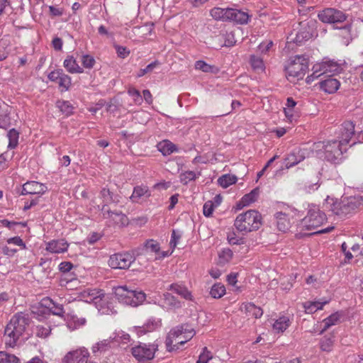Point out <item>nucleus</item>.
I'll return each mask as SVG.
<instances>
[{
	"label": "nucleus",
	"instance_id": "nucleus-1",
	"mask_svg": "<svg viewBox=\"0 0 363 363\" xmlns=\"http://www.w3.org/2000/svg\"><path fill=\"white\" fill-rule=\"evenodd\" d=\"M29 324V318L23 313L14 315L7 324L4 330L6 345L13 347L26 331Z\"/></svg>",
	"mask_w": 363,
	"mask_h": 363
},
{
	"label": "nucleus",
	"instance_id": "nucleus-2",
	"mask_svg": "<svg viewBox=\"0 0 363 363\" xmlns=\"http://www.w3.org/2000/svg\"><path fill=\"white\" fill-rule=\"evenodd\" d=\"M235 227L240 232H252L258 230L262 225L261 214L255 210H249L239 214L234 223Z\"/></svg>",
	"mask_w": 363,
	"mask_h": 363
},
{
	"label": "nucleus",
	"instance_id": "nucleus-3",
	"mask_svg": "<svg viewBox=\"0 0 363 363\" xmlns=\"http://www.w3.org/2000/svg\"><path fill=\"white\" fill-rule=\"evenodd\" d=\"M327 220L325 213L319 206L311 204L308 206L307 215L301 220L299 228L301 230H312L321 226Z\"/></svg>",
	"mask_w": 363,
	"mask_h": 363
},
{
	"label": "nucleus",
	"instance_id": "nucleus-4",
	"mask_svg": "<svg viewBox=\"0 0 363 363\" xmlns=\"http://www.w3.org/2000/svg\"><path fill=\"white\" fill-rule=\"evenodd\" d=\"M308 69V59L305 55H296L289 60L285 70L289 80L302 79Z\"/></svg>",
	"mask_w": 363,
	"mask_h": 363
},
{
	"label": "nucleus",
	"instance_id": "nucleus-5",
	"mask_svg": "<svg viewBox=\"0 0 363 363\" xmlns=\"http://www.w3.org/2000/svg\"><path fill=\"white\" fill-rule=\"evenodd\" d=\"M362 205L363 198L362 196L347 197L340 202L333 203L332 211L340 218H344L355 212Z\"/></svg>",
	"mask_w": 363,
	"mask_h": 363
},
{
	"label": "nucleus",
	"instance_id": "nucleus-6",
	"mask_svg": "<svg viewBox=\"0 0 363 363\" xmlns=\"http://www.w3.org/2000/svg\"><path fill=\"white\" fill-rule=\"evenodd\" d=\"M114 294L119 302L131 306L141 304L146 297L143 291L129 290L126 286L116 287Z\"/></svg>",
	"mask_w": 363,
	"mask_h": 363
},
{
	"label": "nucleus",
	"instance_id": "nucleus-7",
	"mask_svg": "<svg viewBox=\"0 0 363 363\" xmlns=\"http://www.w3.org/2000/svg\"><path fill=\"white\" fill-rule=\"evenodd\" d=\"M341 70V65L337 62L331 60H324L321 62L316 63L313 66V73L311 76H308V78L313 80L323 74L331 77L332 75L339 73Z\"/></svg>",
	"mask_w": 363,
	"mask_h": 363
},
{
	"label": "nucleus",
	"instance_id": "nucleus-8",
	"mask_svg": "<svg viewBox=\"0 0 363 363\" xmlns=\"http://www.w3.org/2000/svg\"><path fill=\"white\" fill-rule=\"evenodd\" d=\"M157 346L154 344L140 343L131 349L133 356L141 363H148L155 357Z\"/></svg>",
	"mask_w": 363,
	"mask_h": 363
},
{
	"label": "nucleus",
	"instance_id": "nucleus-9",
	"mask_svg": "<svg viewBox=\"0 0 363 363\" xmlns=\"http://www.w3.org/2000/svg\"><path fill=\"white\" fill-rule=\"evenodd\" d=\"M320 143L324 148L325 159L331 162H336L347 150V147L337 140L328 141L325 144L324 142Z\"/></svg>",
	"mask_w": 363,
	"mask_h": 363
},
{
	"label": "nucleus",
	"instance_id": "nucleus-10",
	"mask_svg": "<svg viewBox=\"0 0 363 363\" xmlns=\"http://www.w3.org/2000/svg\"><path fill=\"white\" fill-rule=\"evenodd\" d=\"M134 255L128 252L116 253L108 259V265L113 269H126L134 262Z\"/></svg>",
	"mask_w": 363,
	"mask_h": 363
},
{
	"label": "nucleus",
	"instance_id": "nucleus-11",
	"mask_svg": "<svg viewBox=\"0 0 363 363\" xmlns=\"http://www.w3.org/2000/svg\"><path fill=\"white\" fill-rule=\"evenodd\" d=\"M318 18L325 23H336L344 22L347 18V16L340 10L334 8H326L319 11Z\"/></svg>",
	"mask_w": 363,
	"mask_h": 363
},
{
	"label": "nucleus",
	"instance_id": "nucleus-12",
	"mask_svg": "<svg viewBox=\"0 0 363 363\" xmlns=\"http://www.w3.org/2000/svg\"><path fill=\"white\" fill-rule=\"evenodd\" d=\"M184 330H185L184 324L177 325L170 330L165 340V345L167 351L172 352L179 349V344H177V342L182 340Z\"/></svg>",
	"mask_w": 363,
	"mask_h": 363
},
{
	"label": "nucleus",
	"instance_id": "nucleus-13",
	"mask_svg": "<svg viewBox=\"0 0 363 363\" xmlns=\"http://www.w3.org/2000/svg\"><path fill=\"white\" fill-rule=\"evenodd\" d=\"M298 26H300L299 29L298 30H294L289 35L288 39L297 45H301L311 38L313 34L312 29L308 23H301Z\"/></svg>",
	"mask_w": 363,
	"mask_h": 363
},
{
	"label": "nucleus",
	"instance_id": "nucleus-14",
	"mask_svg": "<svg viewBox=\"0 0 363 363\" xmlns=\"http://www.w3.org/2000/svg\"><path fill=\"white\" fill-rule=\"evenodd\" d=\"M354 124L352 121H345L339 128L337 133V138L345 146L349 144L352 137L355 135Z\"/></svg>",
	"mask_w": 363,
	"mask_h": 363
},
{
	"label": "nucleus",
	"instance_id": "nucleus-15",
	"mask_svg": "<svg viewBox=\"0 0 363 363\" xmlns=\"http://www.w3.org/2000/svg\"><path fill=\"white\" fill-rule=\"evenodd\" d=\"M86 357H89V352L87 349L82 347L67 353L62 363H84Z\"/></svg>",
	"mask_w": 363,
	"mask_h": 363
},
{
	"label": "nucleus",
	"instance_id": "nucleus-16",
	"mask_svg": "<svg viewBox=\"0 0 363 363\" xmlns=\"http://www.w3.org/2000/svg\"><path fill=\"white\" fill-rule=\"evenodd\" d=\"M47 191V186L35 181H30L23 185L21 194H43Z\"/></svg>",
	"mask_w": 363,
	"mask_h": 363
},
{
	"label": "nucleus",
	"instance_id": "nucleus-17",
	"mask_svg": "<svg viewBox=\"0 0 363 363\" xmlns=\"http://www.w3.org/2000/svg\"><path fill=\"white\" fill-rule=\"evenodd\" d=\"M101 211L105 218H111L118 225L123 226L128 223L127 216L121 211H111L104 206H102Z\"/></svg>",
	"mask_w": 363,
	"mask_h": 363
},
{
	"label": "nucleus",
	"instance_id": "nucleus-18",
	"mask_svg": "<svg viewBox=\"0 0 363 363\" xmlns=\"http://www.w3.org/2000/svg\"><path fill=\"white\" fill-rule=\"evenodd\" d=\"M69 244L65 239L52 240L46 243L45 250L50 253L60 254L66 252Z\"/></svg>",
	"mask_w": 363,
	"mask_h": 363
},
{
	"label": "nucleus",
	"instance_id": "nucleus-19",
	"mask_svg": "<svg viewBox=\"0 0 363 363\" xmlns=\"http://www.w3.org/2000/svg\"><path fill=\"white\" fill-rule=\"evenodd\" d=\"M151 196V192L147 186H136L133 189L130 199L133 203H139L142 199H147Z\"/></svg>",
	"mask_w": 363,
	"mask_h": 363
},
{
	"label": "nucleus",
	"instance_id": "nucleus-20",
	"mask_svg": "<svg viewBox=\"0 0 363 363\" xmlns=\"http://www.w3.org/2000/svg\"><path fill=\"white\" fill-rule=\"evenodd\" d=\"M161 320L155 318H150L147 320L143 327L136 328L137 333L139 335H142L148 332H152L161 326Z\"/></svg>",
	"mask_w": 363,
	"mask_h": 363
},
{
	"label": "nucleus",
	"instance_id": "nucleus-21",
	"mask_svg": "<svg viewBox=\"0 0 363 363\" xmlns=\"http://www.w3.org/2000/svg\"><path fill=\"white\" fill-rule=\"evenodd\" d=\"M249 17V15L246 12L230 8L228 21H233L238 24H245L248 22Z\"/></svg>",
	"mask_w": 363,
	"mask_h": 363
},
{
	"label": "nucleus",
	"instance_id": "nucleus-22",
	"mask_svg": "<svg viewBox=\"0 0 363 363\" xmlns=\"http://www.w3.org/2000/svg\"><path fill=\"white\" fill-rule=\"evenodd\" d=\"M340 85V82L337 79L331 77L320 82V89L328 94L335 93L339 89Z\"/></svg>",
	"mask_w": 363,
	"mask_h": 363
},
{
	"label": "nucleus",
	"instance_id": "nucleus-23",
	"mask_svg": "<svg viewBox=\"0 0 363 363\" xmlns=\"http://www.w3.org/2000/svg\"><path fill=\"white\" fill-rule=\"evenodd\" d=\"M118 336H114L113 337H110L106 340H101L97 343H96L91 347L92 352L94 354H96L97 352H104L109 350L111 347V344L113 342H118Z\"/></svg>",
	"mask_w": 363,
	"mask_h": 363
},
{
	"label": "nucleus",
	"instance_id": "nucleus-24",
	"mask_svg": "<svg viewBox=\"0 0 363 363\" xmlns=\"http://www.w3.org/2000/svg\"><path fill=\"white\" fill-rule=\"evenodd\" d=\"M240 311L244 312L247 315L255 318H260L263 314L262 309L252 303H242L240 306Z\"/></svg>",
	"mask_w": 363,
	"mask_h": 363
},
{
	"label": "nucleus",
	"instance_id": "nucleus-25",
	"mask_svg": "<svg viewBox=\"0 0 363 363\" xmlns=\"http://www.w3.org/2000/svg\"><path fill=\"white\" fill-rule=\"evenodd\" d=\"M63 65L69 73H83L84 69L81 67L73 56H67L63 62Z\"/></svg>",
	"mask_w": 363,
	"mask_h": 363
},
{
	"label": "nucleus",
	"instance_id": "nucleus-26",
	"mask_svg": "<svg viewBox=\"0 0 363 363\" xmlns=\"http://www.w3.org/2000/svg\"><path fill=\"white\" fill-rule=\"evenodd\" d=\"M279 230L286 232L290 227V221L286 213L277 212L274 215Z\"/></svg>",
	"mask_w": 363,
	"mask_h": 363
},
{
	"label": "nucleus",
	"instance_id": "nucleus-27",
	"mask_svg": "<svg viewBox=\"0 0 363 363\" xmlns=\"http://www.w3.org/2000/svg\"><path fill=\"white\" fill-rule=\"evenodd\" d=\"M259 189L255 188L252 189L249 194L244 195L238 204V208L249 206L252 203L255 202L259 196Z\"/></svg>",
	"mask_w": 363,
	"mask_h": 363
},
{
	"label": "nucleus",
	"instance_id": "nucleus-28",
	"mask_svg": "<svg viewBox=\"0 0 363 363\" xmlns=\"http://www.w3.org/2000/svg\"><path fill=\"white\" fill-rule=\"evenodd\" d=\"M230 8L214 7L210 11L211 16L216 21H228Z\"/></svg>",
	"mask_w": 363,
	"mask_h": 363
},
{
	"label": "nucleus",
	"instance_id": "nucleus-29",
	"mask_svg": "<svg viewBox=\"0 0 363 363\" xmlns=\"http://www.w3.org/2000/svg\"><path fill=\"white\" fill-rule=\"evenodd\" d=\"M291 324V320L288 316H281L273 323L272 328L277 333H283Z\"/></svg>",
	"mask_w": 363,
	"mask_h": 363
},
{
	"label": "nucleus",
	"instance_id": "nucleus-30",
	"mask_svg": "<svg viewBox=\"0 0 363 363\" xmlns=\"http://www.w3.org/2000/svg\"><path fill=\"white\" fill-rule=\"evenodd\" d=\"M304 157L296 153L295 152H292L289 154L284 160V164L286 169H289L298 163L303 161Z\"/></svg>",
	"mask_w": 363,
	"mask_h": 363
},
{
	"label": "nucleus",
	"instance_id": "nucleus-31",
	"mask_svg": "<svg viewBox=\"0 0 363 363\" xmlns=\"http://www.w3.org/2000/svg\"><path fill=\"white\" fill-rule=\"evenodd\" d=\"M167 289L174 291L176 294H177L178 295L181 296L182 298L186 300L192 299L191 294L184 286L178 284H172L169 285Z\"/></svg>",
	"mask_w": 363,
	"mask_h": 363
},
{
	"label": "nucleus",
	"instance_id": "nucleus-32",
	"mask_svg": "<svg viewBox=\"0 0 363 363\" xmlns=\"http://www.w3.org/2000/svg\"><path fill=\"white\" fill-rule=\"evenodd\" d=\"M100 197L102 199L103 203H104L103 206H104L105 208L108 204L118 202L117 196H114L113 193L111 192L109 189L106 188H104L101 189L100 192Z\"/></svg>",
	"mask_w": 363,
	"mask_h": 363
},
{
	"label": "nucleus",
	"instance_id": "nucleus-33",
	"mask_svg": "<svg viewBox=\"0 0 363 363\" xmlns=\"http://www.w3.org/2000/svg\"><path fill=\"white\" fill-rule=\"evenodd\" d=\"M164 306L169 309L179 308L181 307V303L169 293H165L163 295Z\"/></svg>",
	"mask_w": 363,
	"mask_h": 363
},
{
	"label": "nucleus",
	"instance_id": "nucleus-34",
	"mask_svg": "<svg viewBox=\"0 0 363 363\" xmlns=\"http://www.w3.org/2000/svg\"><path fill=\"white\" fill-rule=\"evenodd\" d=\"M335 342V336L332 334L324 336L320 340V345L321 350L324 352H330L333 350Z\"/></svg>",
	"mask_w": 363,
	"mask_h": 363
},
{
	"label": "nucleus",
	"instance_id": "nucleus-35",
	"mask_svg": "<svg viewBox=\"0 0 363 363\" xmlns=\"http://www.w3.org/2000/svg\"><path fill=\"white\" fill-rule=\"evenodd\" d=\"M194 67L196 69L201 70L206 73H217L218 72V69L216 67L208 65L203 60L196 61Z\"/></svg>",
	"mask_w": 363,
	"mask_h": 363
},
{
	"label": "nucleus",
	"instance_id": "nucleus-36",
	"mask_svg": "<svg viewBox=\"0 0 363 363\" xmlns=\"http://www.w3.org/2000/svg\"><path fill=\"white\" fill-rule=\"evenodd\" d=\"M340 320V315L337 313H335L328 318H325L323 320V323L324 324V327L320 331V334L323 333L325 330H327L329 328L333 325H335Z\"/></svg>",
	"mask_w": 363,
	"mask_h": 363
},
{
	"label": "nucleus",
	"instance_id": "nucleus-37",
	"mask_svg": "<svg viewBox=\"0 0 363 363\" xmlns=\"http://www.w3.org/2000/svg\"><path fill=\"white\" fill-rule=\"evenodd\" d=\"M237 182V177L231 174H224L218 179V184L223 188H227Z\"/></svg>",
	"mask_w": 363,
	"mask_h": 363
},
{
	"label": "nucleus",
	"instance_id": "nucleus-38",
	"mask_svg": "<svg viewBox=\"0 0 363 363\" xmlns=\"http://www.w3.org/2000/svg\"><path fill=\"white\" fill-rule=\"evenodd\" d=\"M9 45L10 40L9 38H3L0 40V61L5 60L8 57L10 52Z\"/></svg>",
	"mask_w": 363,
	"mask_h": 363
},
{
	"label": "nucleus",
	"instance_id": "nucleus-39",
	"mask_svg": "<svg viewBox=\"0 0 363 363\" xmlns=\"http://www.w3.org/2000/svg\"><path fill=\"white\" fill-rule=\"evenodd\" d=\"M9 138L8 147L9 149H14L18 144L19 133L14 128L11 129L7 134Z\"/></svg>",
	"mask_w": 363,
	"mask_h": 363
},
{
	"label": "nucleus",
	"instance_id": "nucleus-40",
	"mask_svg": "<svg viewBox=\"0 0 363 363\" xmlns=\"http://www.w3.org/2000/svg\"><path fill=\"white\" fill-rule=\"evenodd\" d=\"M185 325V330L182 332V338L177 342V344L179 345H183L186 342L190 340L196 334L195 330L193 328H191L188 324Z\"/></svg>",
	"mask_w": 363,
	"mask_h": 363
},
{
	"label": "nucleus",
	"instance_id": "nucleus-41",
	"mask_svg": "<svg viewBox=\"0 0 363 363\" xmlns=\"http://www.w3.org/2000/svg\"><path fill=\"white\" fill-rule=\"evenodd\" d=\"M159 150L164 155H168L176 151V146L169 141L164 140L159 144Z\"/></svg>",
	"mask_w": 363,
	"mask_h": 363
},
{
	"label": "nucleus",
	"instance_id": "nucleus-42",
	"mask_svg": "<svg viewBox=\"0 0 363 363\" xmlns=\"http://www.w3.org/2000/svg\"><path fill=\"white\" fill-rule=\"evenodd\" d=\"M57 106L60 108L61 112L67 116L72 114L74 111V106L67 101H58L57 102Z\"/></svg>",
	"mask_w": 363,
	"mask_h": 363
},
{
	"label": "nucleus",
	"instance_id": "nucleus-43",
	"mask_svg": "<svg viewBox=\"0 0 363 363\" xmlns=\"http://www.w3.org/2000/svg\"><path fill=\"white\" fill-rule=\"evenodd\" d=\"M250 64L252 69L257 72H262L264 71V65L262 58L255 55L250 57Z\"/></svg>",
	"mask_w": 363,
	"mask_h": 363
},
{
	"label": "nucleus",
	"instance_id": "nucleus-44",
	"mask_svg": "<svg viewBox=\"0 0 363 363\" xmlns=\"http://www.w3.org/2000/svg\"><path fill=\"white\" fill-rule=\"evenodd\" d=\"M225 294V288L221 284H214L210 291L211 296L214 298H220Z\"/></svg>",
	"mask_w": 363,
	"mask_h": 363
},
{
	"label": "nucleus",
	"instance_id": "nucleus-45",
	"mask_svg": "<svg viewBox=\"0 0 363 363\" xmlns=\"http://www.w3.org/2000/svg\"><path fill=\"white\" fill-rule=\"evenodd\" d=\"M57 83L59 86L62 89V91H65L69 89L72 84V79L69 75L65 74L63 72Z\"/></svg>",
	"mask_w": 363,
	"mask_h": 363
},
{
	"label": "nucleus",
	"instance_id": "nucleus-46",
	"mask_svg": "<svg viewBox=\"0 0 363 363\" xmlns=\"http://www.w3.org/2000/svg\"><path fill=\"white\" fill-rule=\"evenodd\" d=\"M160 249L159 243L154 240H149L144 244V250L147 253L154 252L157 254L159 252Z\"/></svg>",
	"mask_w": 363,
	"mask_h": 363
},
{
	"label": "nucleus",
	"instance_id": "nucleus-47",
	"mask_svg": "<svg viewBox=\"0 0 363 363\" xmlns=\"http://www.w3.org/2000/svg\"><path fill=\"white\" fill-rule=\"evenodd\" d=\"M328 303V301H323V302H320V301L310 302V303H306L305 304L304 307L308 313H313L318 310L322 309L323 306Z\"/></svg>",
	"mask_w": 363,
	"mask_h": 363
},
{
	"label": "nucleus",
	"instance_id": "nucleus-48",
	"mask_svg": "<svg viewBox=\"0 0 363 363\" xmlns=\"http://www.w3.org/2000/svg\"><path fill=\"white\" fill-rule=\"evenodd\" d=\"M10 125V117L8 108H0V128H6Z\"/></svg>",
	"mask_w": 363,
	"mask_h": 363
},
{
	"label": "nucleus",
	"instance_id": "nucleus-49",
	"mask_svg": "<svg viewBox=\"0 0 363 363\" xmlns=\"http://www.w3.org/2000/svg\"><path fill=\"white\" fill-rule=\"evenodd\" d=\"M233 251L229 248H225L219 252V262L220 263L225 264V263L230 262L233 258Z\"/></svg>",
	"mask_w": 363,
	"mask_h": 363
},
{
	"label": "nucleus",
	"instance_id": "nucleus-50",
	"mask_svg": "<svg viewBox=\"0 0 363 363\" xmlns=\"http://www.w3.org/2000/svg\"><path fill=\"white\" fill-rule=\"evenodd\" d=\"M0 363H20L19 359L13 354L0 352Z\"/></svg>",
	"mask_w": 363,
	"mask_h": 363
},
{
	"label": "nucleus",
	"instance_id": "nucleus-51",
	"mask_svg": "<svg viewBox=\"0 0 363 363\" xmlns=\"http://www.w3.org/2000/svg\"><path fill=\"white\" fill-rule=\"evenodd\" d=\"M196 178V174L194 171H186L180 174V182L184 184H187Z\"/></svg>",
	"mask_w": 363,
	"mask_h": 363
},
{
	"label": "nucleus",
	"instance_id": "nucleus-52",
	"mask_svg": "<svg viewBox=\"0 0 363 363\" xmlns=\"http://www.w3.org/2000/svg\"><path fill=\"white\" fill-rule=\"evenodd\" d=\"M81 62L84 67L91 69L95 65V59L89 55H83L81 57Z\"/></svg>",
	"mask_w": 363,
	"mask_h": 363
},
{
	"label": "nucleus",
	"instance_id": "nucleus-53",
	"mask_svg": "<svg viewBox=\"0 0 363 363\" xmlns=\"http://www.w3.org/2000/svg\"><path fill=\"white\" fill-rule=\"evenodd\" d=\"M160 62L158 61H154L153 62L149 64L145 68L140 69L137 74L138 77H141L147 73H150L152 70L158 65Z\"/></svg>",
	"mask_w": 363,
	"mask_h": 363
},
{
	"label": "nucleus",
	"instance_id": "nucleus-54",
	"mask_svg": "<svg viewBox=\"0 0 363 363\" xmlns=\"http://www.w3.org/2000/svg\"><path fill=\"white\" fill-rule=\"evenodd\" d=\"M128 94L133 98L135 104H140L143 101V98L138 90L135 88H130L128 90Z\"/></svg>",
	"mask_w": 363,
	"mask_h": 363
},
{
	"label": "nucleus",
	"instance_id": "nucleus-55",
	"mask_svg": "<svg viewBox=\"0 0 363 363\" xmlns=\"http://www.w3.org/2000/svg\"><path fill=\"white\" fill-rule=\"evenodd\" d=\"M49 311L55 315L63 317L65 311L62 304L55 303L52 306V307L49 309Z\"/></svg>",
	"mask_w": 363,
	"mask_h": 363
},
{
	"label": "nucleus",
	"instance_id": "nucleus-56",
	"mask_svg": "<svg viewBox=\"0 0 363 363\" xmlns=\"http://www.w3.org/2000/svg\"><path fill=\"white\" fill-rule=\"evenodd\" d=\"M181 238L182 233L178 230H173L169 242L170 247L174 249L179 244V240Z\"/></svg>",
	"mask_w": 363,
	"mask_h": 363
},
{
	"label": "nucleus",
	"instance_id": "nucleus-57",
	"mask_svg": "<svg viewBox=\"0 0 363 363\" xmlns=\"http://www.w3.org/2000/svg\"><path fill=\"white\" fill-rule=\"evenodd\" d=\"M227 239L230 245H240L242 243V238H238L234 231L228 233Z\"/></svg>",
	"mask_w": 363,
	"mask_h": 363
},
{
	"label": "nucleus",
	"instance_id": "nucleus-58",
	"mask_svg": "<svg viewBox=\"0 0 363 363\" xmlns=\"http://www.w3.org/2000/svg\"><path fill=\"white\" fill-rule=\"evenodd\" d=\"M211 358V352L207 350L206 347H204L203 352L199 355L196 363H208Z\"/></svg>",
	"mask_w": 363,
	"mask_h": 363
},
{
	"label": "nucleus",
	"instance_id": "nucleus-59",
	"mask_svg": "<svg viewBox=\"0 0 363 363\" xmlns=\"http://www.w3.org/2000/svg\"><path fill=\"white\" fill-rule=\"evenodd\" d=\"M114 48H115L117 55L119 57L124 59L126 57H128L130 54V51L125 47L118 45H115Z\"/></svg>",
	"mask_w": 363,
	"mask_h": 363
},
{
	"label": "nucleus",
	"instance_id": "nucleus-60",
	"mask_svg": "<svg viewBox=\"0 0 363 363\" xmlns=\"http://www.w3.org/2000/svg\"><path fill=\"white\" fill-rule=\"evenodd\" d=\"M7 243H9V244H13L15 245L21 246L23 249L26 248L25 243L23 242V240L20 237H18V236H16V237H13V238H9L7 240Z\"/></svg>",
	"mask_w": 363,
	"mask_h": 363
},
{
	"label": "nucleus",
	"instance_id": "nucleus-61",
	"mask_svg": "<svg viewBox=\"0 0 363 363\" xmlns=\"http://www.w3.org/2000/svg\"><path fill=\"white\" fill-rule=\"evenodd\" d=\"M213 211V206L211 202H206L203 207V215L206 217H210Z\"/></svg>",
	"mask_w": 363,
	"mask_h": 363
},
{
	"label": "nucleus",
	"instance_id": "nucleus-62",
	"mask_svg": "<svg viewBox=\"0 0 363 363\" xmlns=\"http://www.w3.org/2000/svg\"><path fill=\"white\" fill-rule=\"evenodd\" d=\"M273 43L269 40L259 44L258 49L262 53H267L272 47Z\"/></svg>",
	"mask_w": 363,
	"mask_h": 363
},
{
	"label": "nucleus",
	"instance_id": "nucleus-63",
	"mask_svg": "<svg viewBox=\"0 0 363 363\" xmlns=\"http://www.w3.org/2000/svg\"><path fill=\"white\" fill-rule=\"evenodd\" d=\"M62 72H63L62 69H57L55 71H52L48 74V79L52 82H55L57 83Z\"/></svg>",
	"mask_w": 363,
	"mask_h": 363
},
{
	"label": "nucleus",
	"instance_id": "nucleus-64",
	"mask_svg": "<svg viewBox=\"0 0 363 363\" xmlns=\"http://www.w3.org/2000/svg\"><path fill=\"white\" fill-rule=\"evenodd\" d=\"M50 333V328H45L43 326L37 327V335L41 337H46Z\"/></svg>",
	"mask_w": 363,
	"mask_h": 363
}]
</instances>
